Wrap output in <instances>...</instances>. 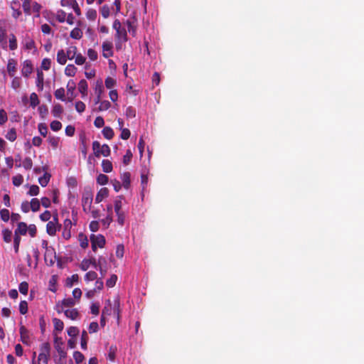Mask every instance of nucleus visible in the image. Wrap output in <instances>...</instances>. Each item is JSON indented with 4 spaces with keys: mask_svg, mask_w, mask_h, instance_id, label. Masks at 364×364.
<instances>
[{
    "mask_svg": "<svg viewBox=\"0 0 364 364\" xmlns=\"http://www.w3.org/2000/svg\"><path fill=\"white\" fill-rule=\"evenodd\" d=\"M50 345L48 342H45L41 345L40 353L38 356L37 363L34 362L36 352L33 355V364H48L50 358Z\"/></svg>",
    "mask_w": 364,
    "mask_h": 364,
    "instance_id": "nucleus-1",
    "label": "nucleus"
},
{
    "mask_svg": "<svg viewBox=\"0 0 364 364\" xmlns=\"http://www.w3.org/2000/svg\"><path fill=\"white\" fill-rule=\"evenodd\" d=\"M92 250L95 252L97 247L103 248L106 243L105 237L101 235H91L90 236Z\"/></svg>",
    "mask_w": 364,
    "mask_h": 364,
    "instance_id": "nucleus-2",
    "label": "nucleus"
},
{
    "mask_svg": "<svg viewBox=\"0 0 364 364\" xmlns=\"http://www.w3.org/2000/svg\"><path fill=\"white\" fill-rule=\"evenodd\" d=\"M115 38L117 40L116 48L117 49H119L121 46L119 45L122 43H125L127 41V33L124 28H122L119 30L116 31Z\"/></svg>",
    "mask_w": 364,
    "mask_h": 364,
    "instance_id": "nucleus-3",
    "label": "nucleus"
},
{
    "mask_svg": "<svg viewBox=\"0 0 364 364\" xmlns=\"http://www.w3.org/2000/svg\"><path fill=\"white\" fill-rule=\"evenodd\" d=\"M92 199H93V194H92V191H85V193L82 195V207H83L84 210H86L87 209L90 210L91 205L92 203Z\"/></svg>",
    "mask_w": 364,
    "mask_h": 364,
    "instance_id": "nucleus-4",
    "label": "nucleus"
},
{
    "mask_svg": "<svg viewBox=\"0 0 364 364\" xmlns=\"http://www.w3.org/2000/svg\"><path fill=\"white\" fill-rule=\"evenodd\" d=\"M102 55L105 58L113 56L114 53L112 50L113 44L111 41H104L102 45Z\"/></svg>",
    "mask_w": 364,
    "mask_h": 364,
    "instance_id": "nucleus-5",
    "label": "nucleus"
},
{
    "mask_svg": "<svg viewBox=\"0 0 364 364\" xmlns=\"http://www.w3.org/2000/svg\"><path fill=\"white\" fill-rule=\"evenodd\" d=\"M33 70V67L31 60H26L23 61L21 68V74L25 77H28V76L32 73Z\"/></svg>",
    "mask_w": 364,
    "mask_h": 364,
    "instance_id": "nucleus-6",
    "label": "nucleus"
},
{
    "mask_svg": "<svg viewBox=\"0 0 364 364\" xmlns=\"http://www.w3.org/2000/svg\"><path fill=\"white\" fill-rule=\"evenodd\" d=\"M55 348L58 353L60 357L61 358H65L66 357V352L64 350V348L63 347V343L62 341V339L58 337L55 338Z\"/></svg>",
    "mask_w": 364,
    "mask_h": 364,
    "instance_id": "nucleus-7",
    "label": "nucleus"
},
{
    "mask_svg": "<svg viewBox=\"0 0 364 364\" xmlns=\"http://www.w3.org/2000/svg\"><path fill=\"white\" fill-rule=\"evenodd\" d=\"M97 264L98 262H97L96 259L94 257H92L88 259H85L80 264V269L83 271H86L89 269L90 265H92L93 267L97 269Z\"/></svg>",
    "mask_w": 364,
    "mask_h": 364,
    "instance_id": "nucleus-8",
    "label": "nucleus"
},
{
    "mask_svg": "<svg viewBox=\"0 0 364 364\" xmlns=\"http://www.w3.org/2000/svg\"><path fill=\"white\" fill-rule=\"evenodd\" d=\"M60 228L61 225H57L50 221H48L46 225V232L50 236L55 235L56 232L60 230Z\"/></svg>",
    "mask_w": 364,
    "mask_h": 364,
    "instance_id": "nucleus-9",
    "label": "nucleus"
},
{
    "mask_svg": "<svg viewBox=\"0 0 364 364\" xmlns=\"http://www.w3.org/2000/svg\"><path fill=\"white\" fill-rule=\"evenodd\" d=\"M16 65H17V62L15 59L10 58L8 60L6 68H7V72L9 73V75L10 77H14L15 73L16 72Z\"/></svg>",
    "mask_w": 364,
    "mask_h": 364,
    "instance_id": "nucleus-10",
    "label": "nucleus"
},
{
    "mask_svg": "<svg viewBox=\"0 0 364 364\" xmlns=\"http://www.w3.org/2000/svg\"><path fill=\"white\" fill-rule=\"evenodd\" d=\"M21 341L23 343L28 345L30 343V338L28 331L24 326H21L19 328Z\"/></svg>",
    "mask_w": 364,
    "mask_h": 364,
    "instance_id": "nucleus-11",
    "label": "nucleus"
},
{
    "mask_svg": "<svg viewBox=\"0 0 364 364\" xmlns=\"http://www.w3.org/2000/svg\"><path fill=\"white\" fill-rule=\"evenodd\" d=\"M109 195V190L107 188H102L97 193L95 197V202L97 203H100Z\"/></svg>",
    "mask_w": 364,
    "mask_h": 364,
    "instance_id": "nucleus-12",
    "label": "nucleus"
},
{
    "mask_svg": "<svg viewBox=\"0 0 364 364\" xmlns=\"http://www.w3.org/2000/svg\"><path fill=\"white\" fill-rule=\"evenodd\" d=\"M28 231V225L24 222H19L17 228L15 230V235H25Z\"/></svg>",
    "mask_w": 364,
    "mask_h": 364,
    "instance_id": "nucleus-13",
    "label": "nucleus"
},
{
    "mask_svg": "<svg viewBox=\"0 0 364 364\" xmlns=\"http://www.w3.org/2000/svg\"><path fill=\"white\" fill-rule=\"evenodd\" d=\"M130 177H131V174L129 172H124L123 173L121 174V180L122 182V186L125 189H129V188L130 186V183H131Z\"/></svg>",
    "mask_w": 364,
    "mask_h": 364,
    "instance_id": "nucleus-14",
    "label": "nucleus"
},
{
    "mask_svg": "<svg viewBox=\"0 0 364 364\" xmlns=\"http://www.w3.org/2000/svg\"><path fill=\"white\" fill-rule=\"evenodd\" d=\"M68 59L66 53L63 49H60L58 51L56 60L60 65H65Z\"/></svg>",
    "mask_w": 364,
    "mask_h": 364,
    "instance_id": "nucleus-15",
    "label": "nucleus"
},
{
    "mask_svg": "<svg viewBox=\"0 0 364 364\" xmlns=\"http://www.w3.org/2000/svg\"><path fill=\"white\" fill-rule=\"evenodd\" d=\"M65 316L71 320H76L78 318L80 314L76 309H67L64 311Z\"/></svg>",
    "mask_w": 364,
    "mask_h": 364,
    "instance_id": "nucleus-16",
    "label": "nucleus"
},
{
    "mask_svg": "<svg viewBox=\"0 0 364 364\" xmlns=\"http://www.w3.org/2000/svg\"><path fill=\"white\" fill-rule=\"evenodd\" d=\"M6 28L2 26H0V44L3 49H6V48H7V41H6Z\"/></svg>",
    "mask_w": 364,
    "mask_h": 364,
    "instance_id": "nucleus-17",
    "label": "nucleus"
},
{
    "mask_svg": "<svg viewBox=\"0 0 364 364\" xmlns=\"http://www.w3.org/2000/svg\"><path fill=\"white\" fill-rule=\"evenodd\" d=\"M88 85L85 80H81L78 83V90L82 94V97L87 94Z\"/></svg>",
    "mask_w": 364,
    "mask_h": 364,
    "instance_id": "nucleus-18",
    "label": "nucleus"
},
{
    "mask_svg": "<svg viewBox=\"0 0 364 364\" xmlns=\"http://www.w3.org/2000/svg\"><path fill=\"white\" fill-rule=\"evenodd\" d=\"M112 312L116 316L117 320L119 321L120 318V304L119 299L116 298L114 300V304L112 306Z\"/></svg>",
    "mask_w": 364,
    "mask_h": 364,
    "instance_id": "nucleus-19",
    "label": "nucleus"
},
{
    "mask_svg": "<svg viewBox=\"0 0 364 364\" xmlns=\"http://www.w3.org/2000/svg\"><path fill=\"white\" fill-rule=\"evenodd\" d=\"M43 80H44V75L42 71L38 70L37 71V77H36V86L38 88L39 90H43Z\"/></svg>",
    "mask_w": 364,
    "mask_h": 364,
    "instance_id": "nucleus-20",
    "label": "nucleus"
},
{
    "mask_svg": "<svg viewBox=\"0 0 364 364\" xmlns=\"http://www.w3.org/2000/svg\"><path fill=\"white\" fill-rule=\"evenodd\" d=\"M102 171L105 173H110L113 169L112 162L107 159L102 160Z\"/></svg>",
    "mask_w": 364,
    "mask_h": 364,
    "instance_id": "nucleus-21",
    "label": "nucleus"
},
{
    "mask_svg": "<svg viewBox=\"0 0 364 364\" xmlns=\"http://www.w3.org/2000/svg\"><path fill=\"white\" fill-rule=\"evenodd\" d=\"M79 280V276L77 274H73L70 277H68L65 281V286L67 287H72L74 283H77Z\"/></svg>",
    "mask_w": 364,
    "mask_h": 364,
    "instance_id": "nucleus-22",
    "label": "nucleus"
},
{
    "mask_svg": "<svg viewBox=\"0 0 364 364\" xmlns=\"http://www.w3.org/2000/svg\"><path fill=\"white\" fill-rule=\"evenodd\" d=\"M124 198L123 196H119L115 199V200H114V212L116 213H118V212L122 211V200H124Z\"/></svg>",
    "mask_w": 364,
    "mask_h": 364,
    "instance_id": "nucleus-23",
    "label": "nucleus"
},
{
    "mask_svg": "<svg viewBox=\"0 0 364 364\" xmlns=\"http://www.w3.org/2000/svg\"><path fill=\"white\" fill-rule=\"evenodd\" d=\"M76 72L77 68L73 64L68 65L65 68V74L67 76L73 77L75 75Z\"/></svg>",
    "mask_w": 364,
    "mask_h": 364,
    "instance_id": "nucleus-24",
    "label": "nucleus"
},
{
    "mask_svg": "<svg viewBox=\"0 0 364 364\" xmlns=\"http://www.w3.org/2000/svg\"><path fill=\"white\" fill-rule=\"evenodd\" d=\"M104 137L107 139H112L114 135L113 129L109 127H105L102 131Z\"/></svg>",
    "mask_w": 364,
    "mask_h": 364,
    "instance_id": "nucleus-25",
    "label": "nucleus"
},
{
    "mask_svg": "<svg viewBox=\"0 0 364 364\" xmlns=\"http://www.w3.org/2000/svg\"><path fill=\"white\" fill-rule=\"evenodd\" d=\"M53 323L55 331L61 332L63 330L64 323L60 319L54 318H53Z\"/></svg>",
    "mask_w": 364,
    "mask_h": 364,
    "instance_id": "nucleus-26",
    "label": "nucleus"
},
{
    "mask_svg": "<svg viewBox=\"0 0 364 364\" xmlns=\"http://www.w3.org/2000/svg\"><path fill=\"white\" fill-rule=\"evenodd\" d=\"M29 204H30V208L33 212H36V211L39 210L40 206H41V203L38 198H32L31 202L29 203Z\"/></svg>",
    "mask_w": 364,
    "mask_h": 364,
    "instance_id": "nucleus-27",
    "label": "nucleus"
},
{
    "mask_svg": "<svg viewBox=\"0 0 364 364\" xmlns=\"http://www.w3.org/2000/svg\"><path fill=\"white\" fill-rule=\"evenodd\" d=\"M31 0H23L22 4V7L23 9L24 13L26 15H31Z\"/></svg>",
    "mask_w": 364,
    "mask_h": 364,
    "instance_id": "nucleus-28",
    "label": "nucleus"
},
{
    "mask_svg": "<svg viewBox=\"0 0 364 364\" xmlns=\"http://www.w3.org/2000/svg\"><path fill=\"white\" fill-rule=\"evenodd\" d=\"M77 48L76 46H70L68 49L66 53L67 57L69 60H73L76 54H77Z\"/></svg>",
    "mask_w": 364,
    "mask_h": 364,
    "instance_id": "nucleus-29",
    "label": "nucleus"
},
{
    "mask_svg": "<svg viewBox=\"0 0 364 364\" xmlns=\"http://www.w3.org/2000/svg\"><path fill=\"white\" fill-rule=\"evenodd\" d=\"M87 341H88V335L86 331L83 330L81 335V348L83 350H87Z\"/></svg>",
    "mask_w": 364,
    "mask_h": 364,
    "instance_id": "nucleus-30",
    "label": "nucleus"
},
{
    "mask_svg": "<svg viewBox=\"0 0 364 364\" xmlns=\"http://www.w3.org/2000/svg\"><path fill=\"white\" fill-rule=\"evenodd\" d=\"M63 112V108L60 104L55 105L52 109V114L55 117H60Z\"/></svg>",
    "mask_w": 364,
    "mask_h": 364,
    "instance_id": "nucleus-31",
    "label": "nucleus"
},
{
    "mask_svg": "<svg viewBox=\"0 0 364 364\" xmlns=\"http://www.w3.org/2000/svg\"><path fill=\"white\" fill-rule=\"evenodd\" d=\"M51 176L48 173H45L44 175L38 178V182L41 186L46 187L49 183Z\"/></svg>",
    "mask_w": 364,
    "mask_h": 364,
    "instance_id": "nucleus-32",
    "label": "nucleus"
},
{
    "mask_svg": "<svg viewBox=\"0 0 364 364\" xmlns=\"http://www.w3.org/2000/svg\"><path fill=\"white\" fill-rule=\"evenodd\" d=\"M17 39L16 36L14 33H11L9 35V49L11 50H14L17 48Z\"/></svg>",
    "mask_w": 364,
    "mask_h": 364,
    "instance_id": "nucleus-33",
    "label": "nucleus"
},
{
    "mask_svg": "<svg viewBox=\"0 0 364 364\" xmlns=\"http://www.w3.org/2000/svg\"><path fill=\"white\" fill-rule=\"evenodd\" d=\"M82 31L80 28H75L71 31L70 36L72 38L80 39L82 37Z\"/></svg>",
    "mask_w": 364,
    "mask_h": 364,
    "instance_id": "nucleus-34",
    "label": "nucleus"
},
{
    "mask_svg": "<svg viewBox=\"0 0 364 364\" xmlns=\"http://www.w3.org/2000/svg\"><path fill=\"white\" fill-rule=\"evenodd\" d=\"M104 92V87L102 85V81L101 80H97L96 82V85L95 87V92L96 95L101 96L102 92Z\"/></svg>",
    "mask_w": 364,
    "mask_h": 364,
    "instance_id": "nucleus-35",
    "label": "nucleus"
},
{
    "mask_svg": "<svg viewBox=\"0 0 364 364\" xmlns=\"http://www.w3.org/2000/svg\"><path fill=\"white\" fill-rule=\"evenodd\" d=\"M3 240L5 242L9 243L11 241L12 232L9 229L2 230Z\"/></svg>",
    "mask_w": 364,
    "mask_h": 364,
    "instance_id": "nucleus-36",
    "label": "nucleus"
},
{
    "mask_svg": "<svg viewBox=\"0 0 364 364\" xmlns=\"http://www.w3.org/2000/svg\"><path fill=\"white\" fill-rule=\"evenodd\" d=\"M6 138L10 141H14L16 139V131L15 128L10 129L6 134Z\"/></svg>",
    "mask_w": 364,
    "mask_h": 364,
    "instance_id": "nucleus-37",
    "label": "nucleus"
},
{
    "mask_svg": "<svg viewBox=\"0 0 364 364\" xmlns=\"http://www.w3.org/2000/svg\"><path fill=\"white\" fill-rule=\"evenodd\" d=\"M79 241L80 244V247L83 249H85L88 247V240L85 235H84L82 233H80L78 235Z\"/></svg>",
    "mask_w": 364,
    "mask_h": 364,
    "instance_id": "nucleus-38",
    "label": "nucleus"
},
{
    "mask_svg": "<svg viewBox=\"0 0 364 364\" xmlns=\"http://www.w3.org/2000/svg\"><path fill=\"white\" fill-rule=\"evenodd\" d=\"M40 101L38 100V97L36 93L32 92L30 95V105L32 107H36Z\"/></svg>",
    "mask_w": 364,
    "mask_h": 364,
    "instance_id": "nucleus-39",
    "label": "nucleus"
},
{
    "mask_svg": "<svg viewBox=\"0 0 364 364\" xmlns=\"http://www.w3.org/2000/svg\"><path fill=\"white\" fill-rule=\"evenodd\" d=\"M54 95L56 99L60 100L61 101H65V90L63 87H60L59 89H57L55 91Z\"/></svg>",
    "mask_w": 364,
    "mask_h": 364,
    "instance_id": "nucleus-40",
    "label": "nucleus"
},
{
    "mask_svg": "<svg viewBox=\"0 0 364 364\" xmlns=\"http://www.w3.org/2000/svg\"><path fill=\"white\" fill-rule=\"evenodd\" d=\"M111 154V150L109 146L107 144H103L101 146L100 156L102 155L104 156H109Z\"/></svg>",
    "mask_w": 364,
    "mask_h": 364,
    "instance_id": "nucleus-41",
    "label": "nucleus"
},
{
    "mask_svg": "<svg viewBox=\"0 0 364 364\" xmlns=\"http://www.w3.org/2000/svg\"><path fill=\"white\" fill-rule=\"evenodd\" d=\"M0 218L4 222H8L10 218V213L8 209H1L0 210Z\"/></svg>",
    "mask_w": 364,
    "mask_h": 364,
    "instance_id": "nucleus-42",
    "label": "nucleus"
},
{
    "mask_svg": "<svg viewBox=\"0 0 364 364\" xmlns=\"http://www.w3.org/2000/svg\"><path fill=\"white\" fill-rule=\"evenodd\" d=\"M109 178L108 176L105 174L100 173L97 177V182L100 185H105L108 183Z\"/></svg>",
    "mask_w": 364,
    "mask_h": 364,
    "instance_id": "nucleus-43",
    "label": "nucleus"
},
{
    "mask_svg": "<svg viewBox=\"0 0 364 364\" xmlns=\"http://www.w3.org/2000/svg\"><path fill=\"white\" fill-rule=\"evenodd\" d=\"M100 149L101 144L99 141H95L92 142V150L96 157H100Z\"/></svg>",
    "mask_w": 364,
    "mask_h": 364,
    "instance_id": "nucleus-44",
    "label": "nucleus"
},
{
    "mask_svg": "<svg viewBox=\"0 0 364 364\" xmlns=\"http://www.w3.org/2000/svg\"><path fill=\"white\" fill-rule=\"evenodd\" d=\"M23 177L21 174L14 176L12 178V183L15 186H21L23 183Z\"/></svg>",
    "mask_w": 364,
    "mask_h": 364,
    "instance_id": "nucleus-45",
    "label": "nucleus"
},
{
    "mask_svg": "<svg viewBox=\"0 0 364 364\" xmlns=\"http://www.w3.org/2000/svg\"><path fill=\"white\" fill-rule=\"evenodd\" d=\"M73 358L77 364H80L84 360L85 356L80 351H75L73 353Z\"/></svg>",
    "mask_w": 364,
    "mask_h": 364,
    "instance_id": "nucleus-46",
    "label": "nucleus"
},
{
    "mask_svg": "<svg viewBox=\"0 0 364 364\" xmlns=\"http://www.w3.org/2000/svg\"><path fill=\"white\" fill-rule=\"evenodd\" d=\"M97 279V274L94 271H90L85 275V280L86 282L94 281Z\"/></svg>",
    "mask_w": 364,
    "mask_h": 364,
    "instance_id": "nucleus-47",
    "label": "nucleus"
},
{
    "mask_svg": "<svg viewBox=\"0 0 364 364\" xmlns=\"http://www.w3.org/2000/svg\"><path fill=\"white\" fill-rule=\"evenodd\" d=\"M18 289L21 294L26 295L28 291V284L26 282H21L18 286Z\"/></svg>",
    "mask_w": 364,
    "mask_h": 364,
    "instance_id": "nucleus-48",
    "label": "nucleus"
},
{
    "mask_svg": "<svg viewBox=\"0 0 364 364\" xmlns=\"http://www.w3.org/2000/svg\"><path fill=\"white\" fill-rule=\"evenodd\" d=\"M60 302L65 307H73L75 305V301L72 298L64 299Z\"/></svg>",
    "mask_w": 364,
    "mask_h": 364,
    "instance_id": "nucleus-49",
    "label": "nucleus"
},
{
    "mask_svg": "<svg viewBox=\"0 0 364 364\" xmlns=\"http://www.w3.org/2000/svg\"><path fill=\"white\" fill-rule=\"evenodd\" d=\"M107 304H108V306H105L102 311V315H103V316L111 315V314L112 312V306L111 305V302L109 300L107 301Z\"/></svg>",
    "mask_w": 364,
    "mask_h": 364,
    "instance_id": "nucleus-50",
    "label": "nucleus"
},
{
    "mask_svg": "<svg viewBox=\"0 0 364 364\" xmlns=\"http://www.w3.org/2000/svg\"><path fill=\"white\" fill-rule=\"evenodd\" d=\"M100 13L103 18H107L110 14V9L108 5H104L100 9Z\"/></svg>",
    "mask_w": 364,
    "mask_h": 364,
    "instance_id": "nucleus-51",
    "label": "nucleus"
},
{
    "mask_svg": "<svg viewBox=\"0 0 364 364\" xmlns=\"http://www.w3.org/2000/svg\"><path fill=\"white\" fill-rule=\"evenodd\" d=\"M38 129L40 132V134L46 137L47 134H48V127L46 126V124L44 123H40L38 125Z\"/></svg>",
    "mask_w": 364,
    "mask_h": 364,
    "instance_id": "nucleus-52",
    "label": "nucleus"
},
{
    "mask_svg": "<svg viewBox=\"0 0 364 364\" xmlns=\"http://www.w3.org/2000/svg\"><path fill=\"white\" fill-rule=\"evenodd\" d=\"M19 311L24 315L28 312V303L26 301H21L19 304Z\"/></svg>",
    "mask_w": 364,
    "mask_h": 364,
    "instance_id": "nucleus-53",
    "label": "nucleus"
},
{
    "mask_svg": "<svg viewBox=\"0 0 364 364\" xmlns=\"http://www.w3.org/2000/svg\"><path fill=\"white\" fill-rule=\"evenodd\" d=\"M97 11L93 9H90L86 13V17L90 21H94L97 18Z\"/></svg>",
    "mask_w": 364,
    "mask_h": 364,
    "instance_id": "nucleus-54",
    "label": "nucleus"
},
{
    "mask_svg": "<svg viewBox=\"0 0 364 364\" xmlns=\"http://www.w3.org/2000/svg\"><path fill=\"white\" fill-rule=\"evenodd\" d=\"M21 85V79L18 77H14L12 81H11V87L16 90H18Z\"/></svg>",
    "mask_w": 364,
    "mask_h": 364,
    "instance_id": "nucleus-55",
    "label": "nucleus"
},
{
    "mask_svg": "<svg viewBox=\"0 0 364 364\" xmlns=\"http://www.w3.org/2000/svg\"><path fill=\"white\" fill-rule=\"evenodd\" d=\"M50 129L54 132H58L61 129L62 124L60 122L54 120L50 123Z\"/></svg>",
    "mask_w": 364,
    "mask_h": 364,
    "instance_id": "nucleus-56",
    "label": "nucleus"
},
{
    "mask_svg": "<svg viewBox=\"0 0 364 364\" xmlns=\"http://www.w3.org/2000/svg\"><path fill=\"white\" fill-rule=\"evenodd\" d=\"M117 276L116 274H112L109 279H108L106 282V285L108 287H113L117 282Z\"/></svg>",
    "mask_w": 364,
    "mask_h": 364,
    "instance_id": "nucleus-57",
    "label": "nucleus"
},
{
    "mask_svg": "<svg viewBox=\"0 0 364 364\" xmlns=\"http://www.w3.org/2000/svg\"><path fill=\"white\" fill-rule=\"evenodd\" d=\"M56 19L60 22L63 23L66 19V13L63 10H59L56 14Z\"/></svg>",
    "mask_w": 364,
    "mask_h": 364,
    "instance_id": "nucleus-58",
    "label": "nucleus"
},
{
    "mask_svg": "<svg viewBox=\"0 0 364 364\" xmlns=\"http://www.w3.org/2000/svg\"><path fill=\"white\" fill-rule=\"evenodd\" d=\"M110 107H111L110 102L107 100H104L100 103L98 110L99 111H105V110H107Z\"/></svg>",
    "mask_w": 364,
    "mask_h": 364,
    "instance_id": "nucleus-59",
    "label": "nucleus"
},
{
    "mask_svg": "<svg viewBox=\"0 0 364 364\" xmlns=\"http://www.w3.org/2000/svg\"><path fill=\"white\" fill-rule=\"evenodd\" d=\"M51 66V60L49 58H44L41 63V68L44 70H48Z\"/></svg>",
    "mask_w": 364,
    "mask_h": 364,
    "instance_id": "nucleus-60",
    "label": "nucleus"
},
{
    "mask_svg": "<svg viewBox=\"0 0 364 364\" xmlns=\"http://www.w3.org/2000/svg\"><path fill=\"white\" fill-rule=\"evenodd\" d=\"M105 86L107 89H111L115 85L116 80L111 77H107L105 79Z\"/></svg>",
    "mask_w": 364,
    "mask_h": 364,
    "instance_id": "nucleus-61",
    "label": "nucleus"
},
{
    "mask_svg": "<svg viewBox=\"0 0 364 364\" xmlns=\"http://www.w3.org/2000/svg\"><path fill=\"white\" fill-rule=\"evenodd\" d=\"M125 114L128 118H134L136 116V110L134 107L129 106L126 109Z\"/></svg>",
    "mask_w": 364,
    "mask_h": 364,
    "instance_id": "nucleus-62",
    "label": "nucleus"
},
{
    "mask_svg": "<svg viewBox=\"0 0 364 364\" xmlns=\"http://www.w3.org/2000/svg\"><path fill=\"white\" fill-rule=\"evenodd\" d=\"M67 331L68 336L70 337H75L79 333V329L75 326H70V328H68Z\"/></svg>",
    "mask_w": 364,
    "mask_h": 364,
    "instance_id": "nucleus-63",
    "label": "nucleus"
},
{
    "mask_svg": "<svg viewBox=\"0 0 364 364\" xmlns=\"http://www.w3.org/2000/svg\"><path fill=\"white\" fill-rule=\"evenodd\" d=\"M132 158V151L129 149L127 150L126 154L123 156V164L124 165H128L130 163Z\"/></svg>",
    "mask_w": 364,
    "mask_h": 364,
    "instance_id": "nucleus-64",
    "label": "nucleus"
}]
</instances>
